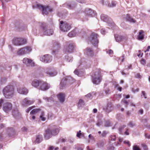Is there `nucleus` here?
Returning <instances> with one entry per match:
<instances>
[{
  "label": "nucleus",
  "mask_w": 150,
  "mask_h": 150,
  "mask_svg": "<svg viewBox=\"0 0 150 150\" xmlns=\"http://www.w3.org/2000/svg\"><path fill=\"white\" fill-rule=\"evenodd\" d=\"M3 93L6 98L10 99L13 96L14 89L13 86L8 85L5 86L3 89Z\"/></svg>",
  "instance_id": "nucleus-1"
},
{
  "label": "nucleus",
  "mask_w": 150,
  "mask_h": 150,
  "mask_svg": "<svg viewBox=\"0 0 150 150\" xmlns=\"http://www.w3.org/2000/svg\"><path fill=\"white\" fill-rule=\"evenodd\" d=\"M33 8H38L41 11L43 15H47L50 12L53 11V9L49 6H43L40 4H37L33 5Z\"/></svg>",
  "instance_id": "nucleus-2"
},
{
  "label": "nucleus",
  "mask_w": 150,
  "mask_h": 150,
  "mask_svg": "<svg viewBox=\"0 0 150 150\" xmlns=\"http://www.w3.org/2000/svg\"><path fill=\"white\" fill-rule=\"evenodd\" d=\"M39 25L44 35L50 36L53 34V30L52 29L48 28V25L45 23H40Z\"/></svg>",
  "instance_id": "nucleus-3"
},
{
  "label": "nucleus",
  "mask_w": 150,
  "mask_h": 150,
  "mask_svg": "<svg viewBox=\"0 0 150 150\" xmlns=\"http://www.w3.org/2000/svg\"><path fill=\"white\" fill-rule=\"evenodd\" d=\"M93 73L92 75L93 82L94 84H98L101 81L100 72L98 71Z\"/></svg>",
  "instance_id": "nucleus-4"
},
{
  "label": "nucleus",
  "mask_w": 150,
  "mask_h": 150,
  "mask_svg": "<svg viewBox=\"0 0 150 150\" xmlns=\"http://www.w3.org/2000/svg\"><path fill=\"white\" fill-rule=\"evenodd\" d=\"M59 27L61 30L63 32H67L71 28V25L69 23L63 21L60 22Z\"/></svg>",
  "instance_id": "nucleus-5"
},
{
  "label": "nucleus",
  "mask_w": 150,
  "mask_h": 150,
  "mask_svg": "<svg viewBox=\"0 0 150 150\" xmlns=\"http://www.w3.org/2000/svg\"><path fill=\"white\" fill-rule=\"evenodd\" d=\"M26 42V39L21 38H15L13 40V44L16 46L24 45Z\"/></svg>",
  "instance_id": "nucleus-6"
},
{
  "label": "nucleus",
  "mask_w": 150,
  "mask_h": 150,
  "mask_svg": "<svg viewBox=\"0 0 150 150\" xmlns=\"http://www.w3.org/2000/svg\"><path fill=\"white\" fill-rule=\"evenodd\" d=\"M32 50L31 48L29 47H26L20 49L17 52V54L19 55H22L28 53Z\"/></svg>",
  "instance_id": "nucleus-7"
},
{
  "label": "nucleus",
  "mask_w": 150,
  "mask_h": 150,
  "mask_svg": "<svg viewBox=\"0 0 150 150\" xmlns=\"http://www.w3.org/2000/svg\"><path fill=\"white\" fill-rule=\"evenodd\" d=\"M98 35L94 33H91L89 38V40L95 46H96L97 45L98 43Z\"/></svg>",
  "instance_id": "nucleus-8"
},
{
  "label": "nucleus",
  "mask_w": 150,
  "mask_h": 150,
  "mask_svg": "<svg viewBox=\"0 0 150 150\" xmlns=\"http://www.w3.org/2000/svg\"><path fill=\"white\" fill-rule=\"evenodd\" d=\"M85 17L84 18L83 21L87 20L88 18L93 17L95 15V13L94 11L92 9L88 8H86L85 11Z\"/></svg>",
  "instance_id": "nucleus-9"
},
{
  "label": "nucleus",
  "mask_w": 150,
  "mask_h": 150,
  "mask_svg": "<svg viewBox=\"0 0 150 150\" xmlns=\"http://www.w3.org/2000/svg\"><path fill=\"white\" fill-rule=\"evenodd\" d=\"M40 60L42 62L45 63L50 62L52 60V56L49 54H46L41 56L40 57Z\"/></svg>",
  "instance_id": "nucleus-10"
},
{
  "label": "nucleus",
  "mask_w": 150,
  "mask_h": 150,
  "mask_svg": "<svg viewBox=\"0 0 150 150\" xmlns=\"http://www.w3.org/2000/svg\"><path fill=\"white\" fill-rule=\"evenodd\" d=\"M12 104L8 102L4 103L3 105V109L5 112H8L12 109Z\"/></svg>",
  "instance_id": "nucleus-11"
},
{
  "label": "nucleus",
  "mask_w": 150,
  "mask_h": 150,
  "mask_svg": "<svg viewBox=\"0 0 150 150\" xmlns=\"http://www.w3.org/2000/svg\"><path fill=\"white\" fill-rule=\"evenodd\" d=\"M51 131V133L52 136H54L57 135L59 131V129L56 125H53L50 126L48 128Z\"/></svg>",
  "instance_id": "nucleus-12"
},
{
  "label": "nucleus",
  "mask_w": 150,
  "mask_h": 150,
  "mask_svg": "<svg viewBox=\"0 0 150 150\" xmlns=\"http://www.w3.org/2000/svg\"><path fill=\"white\" fill-rule=\"evenodd\" d=\"M44 72L47 76H54L57 74V72L56 71H52L50 67L47 68L45 69Z\"/></svg>",
  "instance_id": "nucleus-13"
},
{
  "label": "nucleus",
  "mask_w": 150,
  "mask_h": 150,
  "mask_svg": "<svg viewBox=\"0 0 150 150\" xmlns=\"http://www.w3.org/2000/svg\"><path fill=\"white\" fill-rule=\"evenodd\" d=\"M75 47V44L74 43H71L69 44L68 46L65 48L64 50L66 53L72 52Z\"/></svg>",
  "instance_id": "nucleus-14"
},
{
  "label": "nucleus",
  "mask_w": 150,
  "mask_h": 150,
  "mask_svg": "<svg viewBox=\"0 0 150 150\" xmlns=\"http://www.w3.org/2000/svg\"><path fill=\"white\" fill-rule=\"evenodd\" d=\"M60 48V44L58 42L54 41L53 42L51 49L52 50L53 52L54 53H55V52L58 51Z\"/></svg>",
  "instance_id": "nucleus-15"
},
{
  "label": "nucleus",
  "mask_w": 150,
  "mask_h": 150,
  "mask_svg": "<svg viewBox=\"0 0 150 150\" xmlns=\"http://www.w3.org/2000/svg\"><path fill=\"white\" fill-rule=\"evenodd\" d=\"M50 85L45 82H41L39 89L43 91H46L50 88Z\"/></svg>",
  "instance_id": "nucleus-16"
},
{
  "label": "nucleus",
  "mask_w": 150,
  "mask_h": 150,
  "mask_svg": "<svg viewBox=\"0 0 150 150\" xmlns=\"http://www.w3.org/2000/svg\"><path fill=\"white\" fill-rule=\"evenodd\" d=\"M113 109V105L111 102L108 103L107 105L104 106L103 108V110L108 113L111 112Z\"/></svg>",
  "instance_id": "nucleus-17"
},
{
  "label": "nucleus",
  "mask_w": 150,
  "mask_h": 150,
  "mask_svg": "<svg viewBox=\"0 0 150 150\" xmlns=\"http://www.w3.org/2000/svg\"><path fill=\"white\" fill-rule=\"evenodd\" d=\"M76 4L73 2L71 3H66L63 4V6L66 7L70 9H74L76 6Z\"/></svg>",
  "instance_id": "nucleus-18"
},
{
  "label": "nucleus",
  "mask_w": 150,
  "mask_h": 150,
  "mask_svg": "<svg viewBox=\"0 0 150 150\" xmlns=\"http://www.w3.org/2000/svg\"><path fill=\"white\" fill-rule=\"evenodd\" d=\"M34 102L33 100H29L28 98H25L22 101V104L23 106H26L33 104Z\"/></svg>",
  "instance_id": "nucleus-19"
},
{
  "label": "nucleus",
  "mask_w": 150,
  "mask_h": 150,
  "mask_svg": "<svg viewBox=\"0 0 150 150\" xmlns=\"http://www.w3.org/2000/svg\"><path fill=\"white\" fill-rule=\"evenodd\" d=\"M44 136L45 139L46 140H48L52 137L50 130L48 128L45 130Z\"/></svg>",
  "instance_id": "nucleus-20"
},
{
  "label": "nucleus",
  "mask_w": 150,
  "mask_h": 150,
  "mask_svg": "<svg viewBox=\"0 0 150 150\" xmlns=\"http://www.w3.org/2000/svg\"><path fill=\"white\" fill-rule=\"evenodd\" d=\"M115 38L116 41L119 42L125 41L126 40L125 37L118 35H115Z\"/></svg>",
  "instance_id": "nucleus-21"
},
{
  "label": "nucleus",
  "mask_w": 150,
  "mask_h": 150,
  "mask_svg": "<svg viewBox=\"0 0 150 150\" xmlns=\"http://www.w3.org/2000/svg\"><path fill=\"white\" fill-rule=\"evenodd\" d=\"M23 62L25 64H29L31 66H33L34 63L33 62V61L30 59H28L27 58H25L23 59Z\"/></svg>",
  "instance_id": "nucleus-22"
},
{
  "label": "nucleus",
  "mask_w": 150,
  "mask_h": 150,
  "mask_svg": "<svg viewBox=\"0 0 150 150\" xmlns=\"http://www.w3.org/2000/svg\"><path fill=\"white\" fill-rule=\"evenodd\" d=\"M7 134L9 137H13L15 134L16 132L12 128H8L6 130Z\"/></svg>",
  "instance_id": "nucleus-23"
},
{
  "label": "nucleus",
  "mask_w": 150,
  "mask_h": 150,
  "mask_svg": "<svg viewBox=\"0 0 150 150\" xmlns=\"http://www.w3.org/2000/svg\"><path fill=\"white\" fill-rule=\"evenodd\" d=\"M86 54L88 56L92 57L94 55V52L92 49L90 47H87L86 51Z\"/></svg>",
  "instance_id": "nucleus-24"
},
{
  "label": "nucleus",
  "mask_w": 150,
  "mask_h": 150,
  "mask_svg": "<svg viewBox=\"0 0 150 150\" xmlns=\"http://www.w3.org/2000/svg\"><path fill=\"white\" fill-rule=\"evenodd\" d=\"M17 91L19 93L26 95L28 92V90L25 88H18L17 89Z\"/></svg>",
  "instance_id": "nucleus-25"
},
{
  "label": "nucleus",
  "mask_w": 150,
  "mask_h": 150,
  "mask_svg": "<svg viewBox=\"0 0 150 150\" xmlns=\"http://www.w3.org/2000/svg\"><path fill=\"white\" fill-rule=\"evenodd\" d=\"M57 98L61 103H63L65 100V95L63 93H60L57 95Z\"/></svg>",
  "instance_id": "nucleus-26"
},
{
  "label": "nucleus",
  "mask_w": 150,
  "mask_h": 150,
  "mask_svg": "<svg viewBox=\"0 0 150 150\" xmlns=\"http://www.w3.org/2000/svg\"><path fill=\"white\" fill-rule=\"evenodd\" d=\"M41 81L37 80H34L32 82V86L35 88H37L40 86Z\"/></svg>",
  "instance_id": "nucleus-27"
},
{
  "label": "nucleus",
  "mask_w": 150,
  "mask_h": 150,
  "mask_svg": "<svg viewBox=\"0 0 150 150\" xmlns=\"http://www.w3.org/2000/svg\"><path fill=\"white\" fill-rule=\"evenodd\" d=\"M69 82V81L66 78H63L60 83V88H63L66 85L67 83Z\"/></svg>",
  "instance_id": "nucleus-28"
},
{
  "label": "nucleus",
  "mask_w": 150,
  "mask_h": 150,
  "mask_svg": "<svg viewBox=\"0 0 150 150\" xmlns=\"http://www.w3.org/2000/svg\"><path fill=\"white\" fill-rule=\"evenodd\" d=\"M77 30L76 29L73 30L69 33L68 36L71 38L76 36L77 35H78L77 34Z\"/></svg>",
  "instance_id": "nucleus-29"
},
{
  "label": "nucleus",
  "mask_w": 150,
  "mask_h": 150,
  "mask_svg": "<svg viewBox=\"0 0 150 150\" xmlns=\"http://www.w3.org/2000/svg\"><path fill=\"white\" fill-rule=\"evenodd\" d=\"M144 32L142 30H140L139 31V35L137 36V39L139 40H142L144 39Z\"/></svg>",
  "instance_id": "nucleus-30"
},
{
  "label": "nucleus",
  "mask_w": 150,
  "mask_h": 150,
  "mask_svg": "<svg viewBox=\"0 0 150 150\" xmlns=\"http://www.w3.org/2000/svg\"><path fill=\"white\" fill-rule=\"evenodd\" d=\"M116 2L115 1H112L111 2V4L109 3V1H107L105 2V5L108 6L109 7H112L115 6L116 5Z\"/></svg>",
  "instance_id": "nucleus-31"
},
{
  "label": "nucleus",
  "mask_w": 150,
  "mask_h": 150,
  "mask_svg": "<svg viewBox=\"0 0 150 150\" xmlns=\"http://www.w3.org/2000/svg\"><path fill=\"white\" fill-rule=\"evenodd\" d=\"M125 19L127 21H128L130 23H135L136 22V21L131 18L130 16L128 14L126 15Z\"/></svg>",
  "instance_id": "nucleus-32"
},
{
  "label": "nucleus",
  "mask_w": 150,
  "mask_h": 150,
  "mask_svg": "<svg viewBox=\"0 0 150 150\" xmlns=\"http://www.w3.org/2000/svg\"><path fill=\"white\" fill-rule=\"evenodd\" d=\"M42 140V137L41 135H38L36 137L35 142L39 143Z\"/></svg>",
  "instance_id": "nucleus-33"
},
{
  "label": "nucleus",
  "mask_w": 150,
  "mask_h": 150,
  "mask_svg": "<svg viewBox=\"0 0 150 150\" xmlns=\"http://www.w3.org/2000/svg\"><path fill=\"white\" fill-rule=\"evenodd\" d=\"M100 18L103 21L108 22V17L107 16L104 14H102L101 15Z\"/></svg>",
  "instance_id": "nucleus-34"
},
{
  "label": "nucleus",
  "mask_w": 150,
  "mask_h": 150,
  "mask_svg": "<svg viewBox=\"0 0 150 150\" xmlns=\"http://www.w3.org/2000/svg\"><path fill=\"white\" fill-rule=\"evenodd\" d=\"M126 126L125 125H123L120 126L119 129L118 130L119 133L120 134H123V130L124 129L125 127Z\"/></svg>",
  "instance_id": "nucleus-35"
},
{
  "label": "nucleus",
  "mask_w": 150,
  "mask_h": 150,
  "mask_svg": "<svg viewBox=\"0 0 150 150\" xmlns=\"http://www.w3.org/2000/svg\"><path fill=\"white\" fill-rule=\"evenodd\" d=\"M105 144V143L104 141H99L97 143V144L98 147L100 148L103 147Z\"/></svg>",
  "instance_id": "nucleus-36"
},
{
  "label": "nucleus",
  "mask_w": 150,
  "mask_h": 150,
  "mask_svg": "<svg viewBox=\"0 0 150 150\" xmlns=\"http://www.w3.org/2000/svg\"><path fill=\"white\" fill-rule=\"evenodd\" d=\"M19 113L17 109H14L12 111V115L15 117L18 116L19 115Z\"/></svg>",
  "instance_id": "nucleus-37"
},
{
  "label": "nucleus",
  "mask_w": 150,
  "mask_h": 150,
  "mask_svg": "<svg viewBox=\"0 0 150 150\" xmlns=\"http://www.w3.org/2000/svg\"><path fill=\"white\" fill-rule=\"evenodd\" d=\"M41 109L40 108H36L32 110L30 112V114L34 115L40 111Z\"/></svg>",
  "instance_id": "nucleus-38"
},
{
  "label": "nucleus",
  "mask_w": 150,
  "mask_h": 150,
  "mask_svg": "<svg viewBox=\"0 0 150 150\" xmlns=\"http://www.w3.org/2000/svg\"><path fill=\"white\" fill-rule=\"evenodd\" d=\"M43 99L47 102H51L53 100V98L52 97H44Z\"/></svg>",
  "instance_id": "nucleus-39"
},
{
  "label": "nucleus",
  "mask_w": 150,
  "mask_h": 150,
  "mask_svg": "<svg viewBox=\"0 0 150 150\" xmlns=\"http://www.w3.org/2000/svg\"><path fill=\"white\" fill-rule=\"evenodd\" d=\"M78 105L79 106L82 107L84 105V102L81 99H80L78 103Z\"/></svg>",
  "instance_id": "nucleus-40"
},
{
  "label": "nucleus",
  "mask_w": 150,
  "mask_h": 150,
  "mask_svg": "<svg viewBox=\"0 0 150 150\" xmlns=\"http://www.w3.org/2000/svg\"><path fill=\"white\" fill-rule=\"evenodd\" d=\"M84 135V133H81V131L79 130V132H77L76 136L79 138H80L81 136H83Z\"/></svg>",
  "instance_id": "nucleus-41"
},
{
  "label": "nucleus",
  "mask_w": 150,
  "mask_h": 150,
  "mask_svg": "<svg viewBox=\"0 0 150 150\" xmlns=\"http://www.w3.org/2000/svg\"><path fill=\"white\" fill-rule=\"evenodd\" d=\"M44 112H42V115L40 116V118L41 119V120L42 121H44L46 120V118L44 117Z\"/></svg>",
  "instance_id": "nucleus-42"
},
{
  "label": "nucleus",
  "mask_w": 150,
  "mask_h": 150,
  "mask_svg": "<svg viewBox=\"0 0 150 150\" xmlns=\"http://www.w3.org/2000/svg\"><path fill=\"white\" fill-rule=\"evenodd\" d=\"M65 58L68 62H70L72 60V57L67 56H66Z\"/></svg>",
  "instance_id": "nucleus-43"
},
{
  "label": "nucleus",
  "mask_w": 150,
  "mask_h": 150,
  "mask_svg": "<svg viewBox=\"0 0 150 150\" xmlns=\"http://www.w3.org/2000/svg\"><path fill=\"white\" fill-rule=\"evenodd\" d=\"M109 139L111 141H115L116 139V136L115 135H111L109 138Z\"/></svg>",
  "instance_id": "nucleus-44"
},
{
  "label": "nucleus",
  "mask_w": 150,
  "mask_h": 150,
  "mask_svg": "<svg viewBox=\"0 0 150 150\" xmlns=\"http://www.w3.org/2000/svg\"><path fill=\"white\" fill-rule=\"evenodd\" d=\"M110 126V123L109 121H107L105 122V126L106 127H108Z\"/></svg>",
  "instance_id": "nucleus-45"
},
{
  "label": "nucleus",
  "mask_w": 150,
  "mask_h": 150,
  "mask_svg": "<svg viewBox=\"0 0 150 150\" xmlns=\"http://www.w3.org/2000/svg\"><path fill=\"white\" fill-rule=\"evenodd\" d=\"M128 125L130 127H132L135 125L133 123V122L131 121L128 124Z\"/></svg>",
  "instance_id": "nucleus-46"
},
{
  "label": "nucleus",
  "mask_w": 150,
  "mask_h": 150,
  "mask_svg": "<svg viewBox=\"0 0 150 150\" xmlns=\"http://www.w3.org/2000/svg\"><path fill=\"white\" fill-rule=\"evenodd\" d=\"M125 131L123 132V134L126 135H129V133L128 132L129 129L127 128L125 129Z\"/></svg>",
  "instance_id": "nucleus-47"
},
{
  "label": "nucleus",
  "mask_w": 150,
  "mask_h": 150,
  "mask_svg": "<svg viewBox=\"0 0 150 150\" xmlns=\"http://www.w3.org/2000/svg\"><path fill=\"white\" fill-rule=\"evenodd\" d=\"M4 137H5V136L3 133L0 134V140H2Z\"/></svg>",
  "instance_id": "nucleus-48"
},
{
  "label": "nucleus",
  "mask_w": 150,
  "mask_h": 150,
  "mask_svg": "<svg viewBox=\"0 0 150 150\" xmlns=\"http://www.w3.org/2000/svg\"><path fill=\"white\" fill-rule=\"evenodd\" d=\"M76 1L79 3L81 4L85 3L86 2V0H76Z\"/></svg>",
  "instance_id": "nucleus-49"
},
{
  "label": "nucleus",
  "mask_w": 150,
  "mask_h": 150,
  "mask_svg": "<svg viewBox=\"0 0 150 150\" xmlns=\"http://www.w3.org/2000/svg\"><path fill=\"white\" fill-rule=\"evenodd\" d=\"M122 102L123 103L125 104V107H127V105H128V102L125 100V99L122 100Z\"/></svg>",
  "instance_id": "nucleus-50"
},
{
  "label": "nucleus",
  "mask_w": 150,
  "mask_h": 150,
  "mask_svg": "<svg viewBox=\"0 0 150 150\" xmlns=\"http://www.w3.org/2000/svg\"><path fill=\"white\" fill-rule=\"evenodd\" d=\"M133 150H141L140 148L137 146H133Z\"/></svg>",
  "instance_id": "nucleus-51"
},
{
  "label": "nucleus",
  "mask_w": 150,
  "mask_h": 150,
  "mask_svg": "<svg viewBox=\"0 0 150 150\" xmlns=\"http://www.w3.org/2000/svg\"><path fill=\"white\" fill-rule=\"evenodd\" d=\"M35 106H33L32 107H30L28 108L26 110V112H28L31 110L33 108L35 107Z\"/></svg>",
  "instance_id": "nucleus-52"
},
{
  "label": "nucleus",
  "mask_w": 150,
  "mask_h": 150,
  "mask_svg": "<svg viewBox=\"0 0 150 150\" xmlns=\"http://www.w3.org/2000/svg\"><path fill=\"white\" fill-rule=\"evenodd\" d=\"M107 134V133L105 131H103V132L101 135L102 137H106Z\"/></svg>",
  "instance_id": "nucleus-53"
},
{
  "label": "nucleus",
  "mask_w": 150,
  "mask_h": 150,
  "mask_svg": "<svg viewBox=\"0 0 150 150\" xmlns=\"http://www.w3.org/2000/svg\"><path fill=\"white\" fill-rule=\"evenodd\" d=\"M144 150H147L148 148L147 146L145 144H143L142 145Z\"/></svg>",
  "instance_id": "nucleus-54"
},
{
  "label": "nucleus",
  "mask_w": 150,
  "mask_h": 150,
  "mask_svg": "<svg viewBox=\"0 0 150 150\" xmlns=\"http://www.w3.org/2000/svg\"><path fill=\"white\" fill-rule=\"evenodd\" d=\"M114 147L112 146H110L108 148V150H114Z\"/></svg>",
  "instance_id": "nucleus-55"
},
{
  "label": "nucleus",
  "mask_w": 150,
  "mask_h": 150,
  "mask_svg": "<svg viewBox=\"0 0 150 150\" xmlns=\"http://www.w3.org/2000/svg\"><path fill=\"white\" fill-rule=\"evenodd\" d=\"M100 32L102 34H105L106 33V31L105 29H102L101 30Z\"/></svg>",
  "instance_id": "nucleus-56"
},
{
  "label": "nucleus",
  "mask_w": 150,
  "mask_h": 150,
  "mask_svg": "<svg viewBox=\"0 0 150 150\" xmlns=\"http://www.w3.org/2000/svg\"><path fill=\"white\" fill-rule=\"evenodd\" d=\"M106 52L107 53H108L110 54L113 53V51L111 50H110L108 51H107Z\"/></svg>",
  "instance_id": "nucleus-57"
},
{
  "label": "nucleus",
  "mask_w": 150,
  "mask_h": 150,
  "mask_svg": "<svg viewBox=\"0 0 150 150\" xmlns=\"http://www.w3.org/2000/svg\"><path fill=\"white\" fill-rule=\"evenodd\" d=\"M102 123V122L101 121H98L96 123V125L98 126H100Z\"/></svg>",
  "instance_id": "nucleus-58"
},
{
  "label": "nucleus",
  "mask_w": 150,
  "mask_h": 150,
  "mask_svg": "<svg viewBox=\"0 0 150 150\" xmlns=\"http://www.w3.org/2000/svg\"><path fill=\"white\" fill-rule=\"evenodd\" d=\"M136 77L137 78H141L142 76L140 75L139 73H137L136 75Z\"/></svg>",
  "instance_id": "nucleus-59"
},
{
  "label": "nucleus",
  "mask_w": 150,
  "mask_h": 150,
  "mask_svg": "<svg viewBox=\"0 0 150 150\" xmlns=\"http://www.w3.org/2000/svg\"><path fill=\"white\" fill-rule=\"evenodd\" d=\"M4 102V100L2 99L0 100V108H1L2 106V104Z\"/></svg>",
  "instance_id": "nucleus-60"
},
{
  "label": "nucleus",
  "mask_w": 150,
  "mask_h": 150,
  "mask_svg": "<svg viewBox=\"0 0 150 150\" xmlns=\"http://www.w3.org/2000/svg\"><path fill=\"white\" fill-rule=\"evenodd\" d=\"M124 143L125 144H127L129 146H130V144L129 142L127 141H125L124 142Z\"/></svg>",
  "instance_id": "nucleus-61"
},
{
  "label": "nucleus",
  "mask_w": 150,
  "mask_h": 150,
  "mask_svg": "<svg viewBox=\"0 0 150 150\" xmlns=\"http://www.w3.org/2000/svg\"><path fill=\"white\" fill-rule=\"evenodd\" d=\"M21 129L23 131L25 132L27 131V128L25 127H24Z\"/></svg>",
  "instance_id": "nucleus-62"
},
{
  "label": "nucleus",
  "mask_w": 150,
  "mask_h": 150,
  "mask_svg": "<svg viewBox=\"0 0 150 150\" xmlns=\"http://www.w3.org/2000/svg\"><path fill=\"white\" fill-rule=\"evenodd\" d=\"M74 73L75 74L77 75L78 76H79V72L77 70V69L75 70L74 71Z\"/></svg>",
  "instance_id": "nucleus-63"
},
{
  "label": "nucleus",
  "mask_w": 150,
  "mask_h": 150,
  "mask_svg": "<svg viewBox=\"0 0 150 150\" xmlns=\"http://www.w3.org/2000/svg\"><path fill=\"white\" fill-rule=\"evenodd\" d=\"M141 63L143 65H144L146 64V61L144 59H142L141 61Z\"/></svg>",
  "instance_id": "nucleus-64"
}]
</instances>
